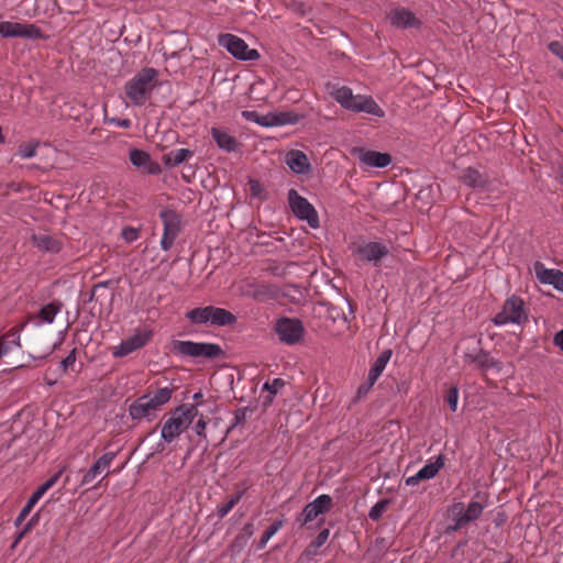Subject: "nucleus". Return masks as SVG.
Instances as JSON below:
<instances>
[{
  "instance_id": "obj_1",
  "label": "nucleus",
  "mask_w": 563,
  "mask_h": 563,
  "mask_svg": "<svg viewBox=\"0 0 563 563\" xmlns=\"http://www.w3.org/2000/svg\"><path fill=\"white\" fill-rule=\"evenodd\" d=\"M158 71L155 68H143L124 85L126 98L135 106H143L156 87Z\"/></svg>"
},
{
  "instance_id": "obj_2",
  "label": "nucleus",
  "mask_w": 563,
  "mask_h": 563,
  "mask_svg": "<svg viewBox=\"0 0 563 563\" xmlns=\"http://www.w3.org/2000/svg\"><path fill=\"white\" fill-rule=\"evenodd\" d=\"M186 318L192 324L227 327L236 322V317L229 310L216 306L194 308L186 312Z\"/></svg>"
},
{
  "instance_id": "obj_3",
  "label": "nucleus",
  "mask_w": 563,
  "mask_h": 563,
  "mask_svg": "<svg viewBox=\"0 0 563 563\" xmlns=\"http://www.w3.org/2000/svg\"><path fill=\"white\" fill-rule=\"evenodd\" d=\"M528 310L525 301L519 296L512 295L505 300L501 310L493 318L495 325L501 327L508 323L522 325L528 321Z\"/></svg>"
},
{
  "instance_id": "obj_4",
  "label": "nucleus",
  "mask_w": 563,
  "mask_h": 563,
  "mask_svg": "<svg viewBox=\"0 0 563 563\" xmlns=\"http://www.w3.org/2000/svg\"><path fill=\"white\" fill-rule=\"evenodd\" d=\"M274 331L278 340L287 345L299 343L305 335V327L297 318L282 317L276 320Z\"/></svg>"
},
{
  "instance_id": "obj_5",
  "label": "nucleus",
  "mask_w": 563,
  "mask_h": 563,
  "mask_svg": "<svg viewBox=\"0 0 563 563\" xmlns=\"http://www.w3.org/2000/svg\"><path fill=\"white\" fill-rule=\"evenodd\" d=\"M288 203L292 213L302 221H306L310 228L318 229L320 227L319 216L316 208L307 198L298 194L296 189L288 191Z\"/></svg>"
},
{
  "instance_id": "obj_6",
  "label": "nucleus",
  "mask_w": 563,
  "mask_h": 563,
  "mask_svg": "<svg viewBox=\"0 0 563 563\" xmlns=\"http://www.w3.org/2000/svg\"><path fill=\"white\" fill-rule=\"evenodd\" d=\"M218 42L220 46L241 60H256L260 58V53L254 48H249L245 41L236 35L230 33L221 34Z\"/></svg>"
},
{
  "instance_id": "obj_7",
  "label": "nucleus",
  "mask_w": 563,
  "mask_h": 563,
  "mask_svg": "<svg viewBox=\"0 0 563 563\" xmlns=\"http://www.w3.org/2000/svg\"><path fill=\"white\" fill-rule=\"evenodd\" d=\"M159 218L164 227L159 244L162 250L168 251L180 232V216L176 211L165 208L159 211Z\"/></svg>"
},
{
  "instance_id": "obj_8",
  "label": "nucleus",
  "mask_w": 563,
  "mask_h": 563,
  "mask_svg": "<svg viewBox=\"0 0 563 563\" xmlns=\"http://www.w3.org/2000/svg\"><path fill=\"white\" fill-rule=\"evenodd\" d=\"M0 34L3 37H24V38H42V31L30 23H19V22H0Z\"/></svg>"
},
{
  "instance_id": "obj_9",
  "label": "nucleus",
  "mask_w": 563,
  "mask_h": 563,
  "mask_svg": "<svg viewBox=\"0 0 563 563\" xmlns=\"http://www.w3.org/2000/svg\"><path fill=\"white\" fill-rule=\"evenodd\" d=\"M151 330L137 331L128 339L122 340L121 343L114 347L112 355L114 357H124L133 353L134 351L145 346L147 342L151 340Z\"/></svg>"
},
{
  "instance_id": "obj_10",
  "label": "nucleus",
  "mask_w": 563,
  "mask_h": 563,
  "mask_svg": "<svg viewBox=\"0 0 563 563\" xmlns=\"http://www.w3.org/2000/svg\"><path fill=\"white\" fill-rule=\"evenodd\" d=\"M118 452H106L102 454L92 465L86 471L84 474L80 485L88 486L95 483V481L104 474L107 476L110 473V466L114 459L117 457Z\"/></svg>"
},
{
  "instance_id": "obj_11",
  "label": "nucleus",
  "mask_w": 563,
  "mask_h": 563,
  "mask_svg": "<svg viewBox=\"0 0 563 563\" xmlns=\"http://www.w3.org/2000/svg\"><path fill=\"white\" fill-rule=\"evenodd\" d=\"M332 504L330 495H320L305 506L301 512L302 518H298L297 520L300 522V526H305L306 523L314 520L319 515L328 512L331 509Z\"/></svg>"
},
{
  "instance_id": "obj_12",
  "label": "nucleus",
  "mask_w": 563,
  "mask_h": 563,
  "mask_svg": "<svg viewBox=\"0 0 563 563\" xmlns=\"http://www.w3.org/2000/svg\"><path fill=\"white\" fill-rule=\"evenodd\" d=\"M388 253L389 249L379 242H368L353 249V254L357 255L361 261L373 263L375 266H378L380 260Z\"/></svg>"
},
{
  "instance_id": "obj_13",
  "label": "nucleus",
  "mask_w": 563,
  "mask_h": 563,
  "mask_svg": "<svg viewBox=\"0 0 563 563\" xmlns=\"http://www.w3.org/2000/svg\"><path fill=\"white\" fill-rule=\"evenodd\" d=\"M240 294L244 297L252 298L257 301H266L273 299L276 289L268 284H260L251 280H243L239 286Z\"/></svg>"
},
{
  "instance_id": "obj_14",
  "label": "nucleus",
  "mask_w": 563,
  "mask_h": 563,
  "mask_svg": "<svg viewBox=\"0 0 563 563\" xmlns=\"http://www.w3.org/2000/svg\"><path fill=\"white\" fill-rule=\"evenodd\" d=\"M158 409L150 399V394L143 395L135 399L129 407V415L133 420L146 419L152 421Z\"/></svg>"
},
{
  "instance_id": "obj_15",
  "label": "nucleus",
  "mask_w": 563,
  "mask_h": 563,
  "mask_svg": "<svg viewBox=\"0 0 563 563\" xmlns=\"http://www.w3.org/2000/svg\"><path fill=\"white\" fill-rule=\"evenodd\" d=\"M488 495L485 493H477L467 506L462 503L463 518L468 526L471 522L476 521L488 506Z\"/></svg>"
},
{
  "instance_id": "obj_16",
  "label": "nucleus",
  "mask_w": 563,
  "mask_h": 563,
  "mask_svg": "<svg viewBox=\"0 0 563 563\" xmlns=\"http://www.w3.org/2000/svg\"><path fill=\"white\" fill-rule=\"evenodd\" d=\"M187 428L188 426L186 424V421H184L176 410H174L172 416L162 426L161 438L166 443H172Z\"/></svg>"
},
{
  "instance_id": "obj_17",
  "label": "nucleus",
  "mask_w": 563,
  "mask_h": 563,
  "mask_svg": "<svg viewBox=\"0 0 563 563\" xmlns=\"http://www.w3.org/2000/svg\"><path fill=\"white\" fill-rule=\"evenodd\" d=\"M389 22L397 29H418L421 25V21L415 15V13L406 8H396L388 14Z\"/></svg>"
},
{
  "instance_id": "obj_18",
  "label": "nucleus",
  "mask_w": 563,
  "mask_h": 563,
  "mask_svg": "<svg viewBox=\"0 0 563 563\" xmlns=\"http://www.w3.org/2000/svg\"><path fill=\"white\" fill-rule=\"evenodd\" d=\"M536 277L541 284L553 286L556 290L563 291V272L554 268H547L541 262L534 263Z\"/></svg>"
},
{
  "instance_id": "obj_19",
  "label": "nucleus",
  "mask_w": 563,
  "mask_h": 563,
  "mask_svg": "<svg viewBox=\"0 0 563 563\" xmlns=\"http://www.w3.org/2000/svg\"><path fill=\"white\" fill-rule=\"evenodd\" d=\"M129 158L133 166L144 168L150 175H158L162 173L161 165L153 161L151 155L145 151L132 148L130 150Z\"/></svg>"
},
{
  "instance_id": "obj_20",
  "label": "nucleus",
  "mask_w": 563,
  "mask_h": 563,
  "mask_svg": "<svg viewBox=\"0 0 563 563\" xmlns=\"http://www.w3.org/2000/svg\"><path fill=\"white\" fill-rule=\"evenodd\" d=\"M347 110L352 112H364L378 118H382L385 114L384 110L371 96L362 95L354 96Z\"/></svg>"
},
{
  "instance_id": "obj_21",
  "label": "nucleus",
  "mask_w": 563,
  "mask_h": 563,
  "mask_svg": "<svg viewBox=\"0 0 563 563\" xmlns=\"http://www.w3.org/2000/svg\"><path fill=\"white\" fill-rule=\"evenodd\" d=\"M446 526L444 529L445 534H451L467 527L463 514H462V501L454 503L446 510Z\"/></svg>"
},
{
  "instance_id": "obj_22",
  "label": "nucleus",
  "mask_w": 563,
  "mask_h": 563,
  "mask_svg": "<svg viewBox=\"0 0 563 563\" xmlns=\"http://www.w3.org/2000/svg\"><path fill=\"white\" fill-rule=\"evenodd\" d=\"M464 358L466 362L475 364L483 372L490 368L500 369V362L484 350H479L476 353H466Z\"/></svg>"
},
{
  "instance_id": "obj_23",
  "label": "nucleus",
  "mask_w": 563,
  "mask_h": 563,
  "mask_svg": "<svg viewBox=\"0 0 563 563\" xmlns=\"http://www.w3.org/2000/svg\"><path fill=\"white\" fill-rule=\"evenodd\" d=\"M286 164L296 174H305L310 167L307 155L298 150L290 151L286 155Z\"/></svg>"
},
{
  "instance_id": "obj_24",
  "label": "nucleus",
  "mask_w": 563,
  "mask_h": 563,
  "mask_svg": "<svg viewBox=\"0 0 563 563\" xmlns=\"http://www.w3.org/2000/svg\"><path fill=\"white\" fill-rule=\"evenodd\" d=\"M31 240L43 252L58 253L62 250V243L49 234H32Z\"/></svg>"
},
{
  "instance_id": "obj_25",
  "label": "nucleus",
  "mask_w": 563,
  "mask_h": 563,
  "mask_svg": "<svg viewBox=\"0 0 563 563\" xmlns=\"http://www.w3.org/2000/svg\"><path fill=\"white\" fill-rule=\"evenodd\" d=\"M360 159L364 165L376 168H384L391 163L390 154L376 151L363 152Z\"/></svg>"
},
{
  "instance_id": "obj_26",
  "label": "nucleus",
  "mask_w": 563,
  "mask_h": 563,
  "mask_svg": "<svg viewBox=\"0 0 563 563\" xmlns=\"http://www.w3.org/2000/svg\"><path fill=\"white\" fill-rule=\"evenodd\" d=\"M213 140L216 141L217 145L225 151L227 153L234 152L238 147V142L234 136L230 135L224 130H221L219 128H211L210 131Z\"/></svg>"
},
{
  "instance_id": "obj_27",
  "label": "nucleus",
  "mask_w": 563,
  "mask_h": 563,
  "mask_svg": "<svg viewBox=\"0 0 563 563\" xmlns=\"http://www.w3.org/2000/svg\"><path fill=\"white\" fill-rule=\"evenodd\" d=\"M461 179L466 186L474 189H483L488 183L487 176L473 167L464 169Z\"/></svg>"
},
{
  "instance_id": "obj_28",
  "label": "nucleus",
  "mask_w": 563,
  "mask_h": 563,
  "mask_svg": "<svg viewBox=\"0 0 563 563\" xmlns=\"http://www.w3.org/2000/svg\"><path fill=\"white\" fill-rule=\"evenodd\" d=\"M195 152L189 148H177L163 155L162 159L166 167L173 168L190 159Z\"/></svg>"
},
{
  "instance_id": "obj_29",
  "label": "nucleus",
  "mask_w": 563,
  "mask_h": 563,
  "mask_svg": "<svg viewBox=\"0 0 563 563\" xmlns=\"http://www.w3.org/2000/svg\"><path fill=\"white\" fill-rule=\"evenodd\" d=\"M254 533V526L251 522H247L243 526L241 532L232 540L230 544V550L234 554H240L244 548L246 547L249 540Z\"/></svg>"
},
{
  "instance_id": "obj_30",
  "label": "nucleus",
  "mask_w": 563,
  "mask_h": 563,
  "mask_svg": "<svg viewBox=\"0 0 563 563\" xmlns=\"http://www.w3.org/2000/svg\"><path fill=\"white\" fill-rule=\"evenodd\" d=\"M20 346V332L15 329L10 330L0 338V360L8 355L14 347Z\"/></svg>"
},
{
  "instance_id": "obj_31",
  "label": "nucleus",
  "mask_w": 563,
  "mask_h": 563,
  "mask_svg": "<svg viewBox=\"0 0 563 563\" xmlns=\"http://www.w3.org/2000/svg\"><path fill=\"white\" fill-rule=\"evenodd\" d=\"M391 355H393V352L389 349L384 350L378 355V357L375 360V362L373 363L372 367L369 368V372H368V375H367L368 377H371V380L374 379V380L377 382L378 377L382 375V373L384 372L387 363L389 362Z\"/></svg>"
},
{
  "instance_id": "obj_32",
  "label": "nucleus",
  "mask_w": 563,
  "mask_h": 563,
  "mask_svg": "<svg viewBox=\"0 0 563 563\" xmlns=\"http://www.w3.org/2000/svg\"><path fill=\"white\" fill-rule=\"evenodd\" d=\"M173 351L179 355L191 358H199L198 342L194 341H174Z\"/></svg>"
},
{
  "instance_id": "obj_33",
  "label": "nucleus",
  "mask_w": 563,
  "mask_h": 563,
  "mask_svg": "<svg viewBox=\"0 0 563 563\" xmlns=\"http://www.w3.org/2000/svg\"><path fill=\"white\" fill-rule=\"evenodd\" d=\"M444 455L439 454L435 457L434 462L427 463L423 467H421L418 471L419 477H421L422 481L433 478L439 473V471L444 466Z\"/></svg>"
},
{
  "instance_id": "obj_34",
  "label": "nucleus",
  "mask_w": 563,
  "mask_h": 563,
  "mask_svg": "<svg viewBox=\"0 0 563 563\" xmlns=\"http://www.w3.org/2000/svg\"><path fill=\"white\" fill-rule=\"evenodd\" d=\"M199 357L214 360L224 355V351L217 343L198 342Z\"/></svg>"
},
{
  "instance_id": "obj_35",
  "label": "nucleus",
  "mask_w": 563,
  "mask_h": 563,
  "mask_svg": "<svg viewBox=\"0 0 563 563\" xmlns=\"http://www.w3.org/2000/svg\"><path fill=\"white\" fill-rule=\"evenodd\" d=\"M331 96L342 108L347 110L355 95H353V91L350 87L341 86L333 87Z\"/></svg>"
},
{
  "instance_id": "obj_36",
  "label": "nucleus",
  "mask_w": 563,
  "mask_h": 563,
  "mask_svg": "<svg viewBox=\"0 0 563 563\" xmlns=\"http://www.w3.org/2000/svg\"><path fill=\"white\" fill-rule=\"evenodd\" d=\"M62 303L58 301H53L47 305H44L38 313L37 318L45 323H52L56 317V314L60 311Z\"/></svg>"
},
{
  "instance_id": "obj_37",
  "label": "nucleus",
  "mask_w": 563,
  "mask_h": 563,
  "mask_svg": "<svg viewBox=\"0 0 563 563\" xmlns=\"http://www.w3.org/2000/svg\"><path fill=\"white\" fill-rule=\"evenodd\" d=\"M330 530L323 529L319 532V534L310 542V544L307 547V549L303 551L302 555L306 558H311L314 555L329 539Z\"/></svg>"
},
{
  "instance_id": "obj_38",
  "label": "nucleus",
  "mask_w": 563,
  "mask_h": 563,
  "mask_svg": "<svg viewBox=\"0 0 563 563\" xmlns=\"http://www.w3.org/2000/svg\"><path fill=\"white\" fill-rule=\"evenodd\" d=\"M174 390V387L158 388L153 395L150 394V399L154 404V406L159 410L162 406H164L170 400Z\"/></svg>"
},
{
  "instance_id": "obj_39",
  "label": "nucleus",
  "mask_w": 563,
  "mask_h": 563,
  "mask_svg": "<svg viewBox=\"0 0 563 563\" xmlns=\"http://www.w3.org/2000/svg\"><path fill=\"white\" fill-rule=\"evenodd\" d=\"M284 526L283 519L275 520L262 534L258 543L257 549L263 550L267 542L273 538Z\"/></svg>"
},
{
  "instance_id": "obj_40",
  "label": "nucleus",
  "mask_w": 563,
  "mask_h": 563,
  "mask_svg": "<svg viewBox=\"0 0 563 563\" xmlns=\"http://www.w3.org/2000/svg\"><path fill=\"white\" fill-rule=\"evenodd\" d=\"M176 412L181 417L186 424L189 427L192 420L198 416L199 411L197 406L191 404H184L175 408Z\"/></svg>"
},
{
  "instance_id": "obj_41",
  "label": "nucleus",
  "mask_w": 563,
  "mask_h": 563,
  "mask_svg": "<svg viewBox=\"0 0 563 563\" xmlns=\"http://www.w3.org/2000/svg\"><path fill=\"white\" fill-rule=\"evenodd\" d=\"M298 121V117L290 112H282L278 114L269 113V126L295 124Z\"/></svg>"
},
{
  "instance_id": "obj_42",
  "label": "nucleus",
  "mask_w": 563,
  "mask_h": 563,
  "mask_svg": "<svg viewBox=\"0 0 563 563\" xmlns=\"http://www.w3.org/2000/svg\"><path fill=\"white\" fill-rule=\"evenodd\" d=\"M241 115L245 120L255 122L261 126H269V113L262 115V114L257 113L256 111L244 110V111H242Z\"/></svg>"
},
{
  "instance_id": "obj_43",
  "label": "nucleus",
  "mask_w": 563,
  "mask_h": 563,
  "mask_svg": "<svg viewBox=\"0 0 563 563\" xmlns=\"http://www.w3.org/2000/svg\"><path fill=\"white\" fill-rule=\"evenodd\" d=\"M247 412H249V408L247 407H241V408H238L234 412H233V419L228 428V433L230 431H232L233 429H235L236 427L239 426H243L247 419Z\"/></svg>"
},
{
  "instance_id": "obj_44",
  "label": "nucleus",
  "mask_w": 563,
  "mask_h": 563,
  "mask_svg": "<svg viewBox=\"0 0 563 563\" xmlns=\"http://www.w3.org/2000/svg\"><path fill=\"white\" fill-rule=\"evenodd\" d=\"M77 349L74 347L69 354L59 362V371L62 374H67L69 371H74L76 365Z\"/></svg>"
},
{
  "instance_id": "obj_45",
  "label": "nucleus",
  "mask_w": 563,
  "mask_h": 563,
  "mask_svg": "<svg viewBox=\"0 0 563 563\" xmlns=\"http://www.w3.org/2000/svg\"><path fill=\"white\" fill-rule=\"evenodd\" d=\"M37 142L22 143L18 147V155L21 158H32L36 155Z\"/></svg>"
},
{
  "instance_id": "obj_46",
  "label": "nucleus",
  "mask_w": 563,
  "mask_h": 563,
  "mask_svg": "<svg viewBox=\"0 0 563 563\" xmlns=\"http://www.w3.org/2000/svg\"><path fill=\"white\" fill-rule=\"evenodd\" d=\"M285 386V382L282 378H274L272 382H266L263 386L269 393V397L266 400L271 402L273 397Z\"/></svg>"
},
{
  "instance_id": "obj_47",
  "label": "nucleus",
  "mask_w": 563,
  "mask_h": 563,
  "mask_svg": "<svg viewBox=\"0 0 563 563\" xmlns=\"http://www.w3.org/2000/svg\"><path fill=\"white\" fill-rule=\"evenodd\" d=\"M387 505H388V500L387 499H382V500L377 501L369 509V512H368L369 519H372L373 521L379 520L382 515H383V512L386 510Z\"/></svg>"
},
{
  "instance_id": "obj_48",
  "label": "nucleus",
  "mask_w": 563,
  "mask_h": 563,
  "mask_svg": "<svg viewBox=\"0 0 563 563\" xmlns=\"http://www.w3.org/2000/svg\"><path fill=\"white\" fill-rule=\"evenodd\" d=\"M445 401L448 402L450 409L455 412L457 409L459 401V388L456 386H451L445 395Z\"/></svg>"
},
{
  "instance_id": "obj_49",
  "label": "nucleus",
  "mask_w": 563,
  "mask_h": 563,
  "mask_svg": "<svg viewBox=\"0 0 563 563\" xmlns=\"http://www.w3.org/2000/svg\"><path fill=\"white\" fill-rule=\"evenodd\" d=\"M38 501L36 500H33L32 501V497L30 496L29 500L26 501V504L24 505V507L21 509L19 516L16 517V519L14 520V525L18 527L20 526L24 520L25 518L30 515V512L32 511V509L34 508V506L37 504Z\"/></svg>"
},
{
  "instance_id": "obj_50",
  "label": "nucleus",
  "mask_w": 563,
  "mask_h": 563,
  "mask_svg": "<svg viewBox=\"0 0 563 563\" xmlns=\"http://www.w3.org/2000/svg\"><path fill=\"white\" fill-rule=\"evenodd\" d=\"M121 236L125 242L132 243L139 239L140 230L133 227H124L121 231Z\"/></svg>"
},
{
  "instance_id": "obj_51",
  "label": "nucleus",
  "mask_w": 563,
  "mask_h": 563,
  "mask_svg": "<svg viewBox=\"0 0 563 563\" xmlns=\"http://www.w3.org/2000/svg\"><path fill=\"white\" fill-rule=\"evenodd\" d=\"M375 383H376V380H374V379L371 380V377L367 376L366 382L361 384L357 388L355 401L364 398L368 394V391L372 389V387L374 386Z\"/></svg>"
},
{
  "instance_id": "obj_52",
  "label": "nucleus",
  "mask_w": 563,
  "mask_h": 563,
  "mask_svg": "<svg viewBox=\"0 0 563 563\" xmlns=\"http://www.w3.org/2000/svg\"><path fill=\"white\" fill-rule=\"evenodd\" d=\"M549 51L558 56L563 62V43L560 41H552L548 45Z\"/></svg>"
},
{
  "instance_id": "obj_53",
  "label": "nucleus",
  "mask_w": 563,
  "mask_h": 563,
  "mask_svg": "<svg viewBox=\"0 0 563 563\" xmlns=\"http://www.w3.org/2000/svg\"><path fill=\"white\" fill-rule=\"evenodd\" d=\"M249 185H250V192H251L252 197H261V195L264 191V187L261 184V181L256 180V179H251L249 181Z\"/></svg>"
},
{
  "instance_id": "obj_54",
  "label": "nucleus",
  "mask_w": 563,
  "mask_h": 563,
  "mask_svg": "<svg viewBox=\"0 0 563 563\" xmlns=\"http://www.w3.org/2000/svg\"><path fill=\"white\" fill-rule=\"evenodd\" d=\"M235 507L234 500L229 499L225 504L218 507L217 515L220 519L224 518Z\"/></svg>"
},
{
  "instance_id": "obj_55",
  "label": "nucleus",
  "mask_w": 563,
  "mask_h": 563,
  "mask_svg": "<svg viewBox=\"0 0 563 563\" xmlns=\"http://www.w3.org/2000/svg\"><path fill=\"white\" fill-rule=\"evenodd\" d=\"M247 488L249 487L246 485H243L242 487H240V485H238L236 492L230 497V499L234 500V504L236 505L242 499V497L246 493Z\"/></svg>"
},
{
  "instance_id": "obj_56",
  "label": "nucleus",
  "mask_w": 563,
  "mask_h": 563,
  "mask_svg": "<svg viewBox=\"0 0 563 563\" xmlns=\"http://www.w3.org/2000/svg\"><path fill=\"white\" fill-rule=\"evenodd\" d=\"M206 428H207V422L205 419H199L196 424H195V432L197 435L199 437H202V438H206Z\"/></svg>"
},
{
  "instance_id": "obj_57",
  "label": "nucleus",
  "mask_w": 563,
  "mask_h": 563,
  "mask_svg": "<svg viewBox=\"0 0 563 563\" xmlns=\"http://www.w3.org/2000/svg\"><path fill=\"white\" fill-rule=\"evenodd\" d=\"M62 475V472H57L54 475H52L48 479H46L42 485L45 487L46 490L51 489L59 479Z\"/></svg>"
},
{
  "instance_id": "obj_58",
  "label": "nucleus",
  "mask_w": 563,
  "mask_h": 563,
  "mask_svg": "<svg viewBox=\"0 0 563 563\" xmlns=\"http://www.w3.org/2000/svg\"><path fill=\"white\" fill-rule=\"evenodd\" d=\"M47 490L45 489V487L43 485H40L36 490L31 495L32 497V501L33 500H36L38 501L43 496L44 494L46 493Z\"/></svg>"
},
{
  "instance_id": "obj_59",
  "label": "nucleus",
  "mask_w": 563,
  "mask_h": 563,
  "mask_svg": "<svg viewBox=\"0 0 563 563\" xmlns=\"http://www.w3.org/2000/svg\"><path fill=\"white\" fill-rule=\"evenodd\" d=\"M38 520V514H35L30 520L29 522L24 526L23 528V533H26L29 532L32 527L37 522Z\"/></svg>"
},
{
  "instance_id": "obj_60",
  "label": "nucleus",
  "mask_w": 563,
  "mask_h": 563,
  "mask_svg": "<svg viewBox=\"0 0 563 563\" xmlns=\"http://www.w3.org/2000/svg\"><path fill=\"white\" fill-rule=\"evenodd\" d=\"M420 481H422L421 477H419V474L418 472L413 475V476H409L407 479H406V485L407 486H415L417 485Z\"/></svg>"
},
{
  "instance_id": "obj_61",
  "label": "nucleus",
  "mask_w": 563,
  "mask_h": 563,
  "mask_svg": "<svg viewBox=\"0 0 563 563\" xmlns=\"http://www.w3.org/2000/svg\"><path fill=\"white\" fill-rule=\"evenodd\" d=\"M554 344L563 351V329L555 334Z\"/></svg>"
},
{
  "instance_id": "obj_62",
  "label": "nucleus",
  "mask_w": 563,
  "mask_h": 563,
  "mask_svg": "<svg viewBox=\"0 0 563 563\" xmlns=\"http://www.w3.org/2000/svg\"><path fill=\"white\" fill-rule=\"evenodd\" d=\"M117 124L123 129H129L131 126V121L129 119H119L117 120Z\"/></svg>"
},
{
  "instance_id": "obj_63",
  "label": "nucleus",
  "mask_w": 563,
  "mask_h": 563,
  "mask_svg": "<svg viewBox=\"0 0 563 563\" xmlns=\"http://www.w3.org/2000/svg\"><path fill=\"white\" fill-rule=\"evenodd\" d=\"M202 397H203V395H202L201 391H198V393L194 394L192 399L196 401L195 406L198 407L199 405H201Z\"/></svg>"
},
{
  "instance_id": "obj_64",
  "label": "nucleus",
  "mask_w": 563,
  "mask_h": 563,
  "mask_svg": "<svg viewBox=\"0 0 563 563\" xmlns=\"http://www.w3.org/2000/svg\"><path fill=\"white\" fill-rule=\"evenodd\" d=\"M110 280L100 282L95 285V290H99L100 288H107L110 285Z\"/></svg>"
}]
</instances>
